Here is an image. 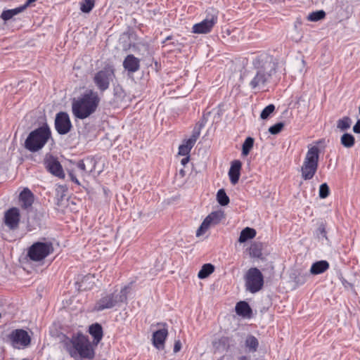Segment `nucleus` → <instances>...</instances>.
<instances>
[{
    "instance_id": "1",
    "label": "nucleus",
    "mask_w": 360,
    "mask_h": 360,
    "mask_svg": "<svg viewBox=\"0 0 360 360\" xmlns=\"http://www.w3.org/2000/svg\"><path fill=\"white\" fill-rule=\"evenodd\" d=\"M252 65L257 69V72L249 84L252 90L259 91L269 82L275 72V64L271 57L263 53L253 60Z\"/></svg>"
},
{
    "instance_id": "15",
    "label": "nucleus",
    "mask_w": 360,
    "mask_h": 360,
    "mask_svg": "<svg viewBox=\"0 0 360 360\" xmlns=\"http://www.w3.org/2000/svg\"><path fill=\"white\" fill-rule=\"evenodd\" d=\"M44 165L46 169L56 176L64 177L63 167L58 159L51 155H46L44 159Z\"/></svg>"
},
{
    "instance_id": "19",
    "label": "nucleus",
    "mask_w": 360,
    "mask_h": 360,
    "mask_svg": "<svg viewBox=\"0 0 360 360\" xmlns=\"http://www.w3.org/2000/svg\"><path fill=\"white\" fill-rule=\"evenodd\" d=\"M19 199L21 202V207L27 209L32 206L34 202V195L30 189L24 188L20 193Z\"/></svg>"
},
{
    "instance_id": "22",
    "label": "nucleus",
    "mask_w": 360,
    "mask_h": 360,
    "mask_svg": "<svg viewBox=\"0 0 360 360\" xmlns=\"http://www.w3.org/2000/svg\"><path fill=\"white\" fill-rule=\"evenodd\" d=\"M329 268V264L326 260L314 262L310 269L311 274L317 275L323 273Z\"/></svg>"
},
{
    "instance_id": "32",
    "label": "nucleus",
    "mask_w": 360,
    "mask_h": 360,
    "mask_svg": "<svg viewBox=\"0 0 360 360\" xmlns=\"http://www.w3.org/2000/svg\"><path fill=\"white\" fill-rule=\"evenodd\" d=\"M217 200L221 206H226L229 203V198L226 195L224 189L221 188L217 191Z\"/></svg>"
},
{
    "instance_id": "6",
    "label": "nucleus",
    "mask_w": 360,
    "mask_h": 360,
    "mask_svg": "<svg viewBox=\"0 0 360 360\" xmlns=\"http://www.w3.org/2000/svg\"><path fill=\"white\" fill-rule=\"evenodd\" d=\"M319 159V148L312 146L309 148L301 167L302 177L304 180L311 179L316 174Z\"/></svg>"
},
{
    "instance_id": "36",
    "label": "nucleus",
    "mask_w": 360,
    "mask_h": 360,
    "mask_svg": "<svg viewBox=\"0 0 360 360\" xmlns=\"http://www.w3.org/2000/svg\"><path fill=\"white\" fill-rule=\"evenodd\" d=\"M275 106L273 104H269L265 107L260 114V117L262 120H266L269 115L274 111Z\"/></svg>"
},
{
    "instance_id": "7",
    "label": "nucleus",
    "mask_w": 360,
    "mask_h": 360,
    "mask_svg": "<svg viewBox=\"0 0 360 360\" xmlns=\"http://www.w3.org/2000/svg\"><path fill=\"white\" fill-rule=\"evenodd\" d=\"M53 252L51 242L34 243L27 250V257L33 262H41Z\"/></svg>"
},
{
    "instance_id": "42",
    "label": "nucleus",
    "mask_w": 360,
    "mask_h": 360,
    "mask_svg": "<svg viewBox=\"0 0 360 360\" xmlns=\"http://www.w3.org/2000/svg\"><path fill=\"white\" fill-rule=\"evenodd\" d=\"M181 343L180 340H176L174 345V352L176 353L181 350Z\"/></svg>"
},
{
    "instance_id": "47",
    "label": "nucleus",
    "mask_w": 360,
    "mask_h": 360,
    "mask_svg": "<svg viewBox=\"0 0 360 360\" xmlns=\"http://www.w3.org/2000/svg\"><path fill=\"white\" fill-rule=\"evenodd\" d=\"M306 281L305 276H302L296 278V282L300 284H303Z\"/></svg>"
},
{
    "instance_id": "29",
    "label": "nucleus",
    "mask_w": 360,
    "mask_h": 360,
    "mask_svg": "<svg viewBox=\"0 0 360 360\" xmlns=\"http://www.w3.org/2000/svg\"><path fill=\"white\" fill-rule=\"evenodd\" d=\"M195 143L193 142H190V140H186L179 147V155H189V153L194 146Z\"/></svg>"
},
{
    "instance_id": "35",
    "label": "nucleus",
    "mask_w": 360,
    "mask_h": 360,
    "mask_svg": "<svg viewBox=\"0 0 360 360\" xmlns=\"http://www.w3.org/2000/svg\"><path fill=\"white\" fill-rule=\"evenodd\" d=\"M94 6V0H84V1L81 3L80 9L83 13H88L93 9Z\"/></svg>"
},
{
    "instance_id": "13",
    "label": "nucleus",
    "mask_w": 360,
    "mask_h": 360,
    "mask_svg": "<svg viewBox=\"0 0 360 360\" xmlns=\"http://www.w3.org/2000/svg\"><path fill=\"white\" fill-rule=\"evenodd\" d=\"M20 220V210L17 207H11L4 213V223L11 231H15L19 227Z\"/></svg>"
},
{
    "instance_id": "8",
    "label": "nucleus",
    "mask_w": 360,
    "mask_h": 360,
    "mask_svg": "<svg viewBox=\"0 0 360 360\" xmlns=\"http://www.w3.org/2000/svg\"><path fill=\"white\" fill-rule=\"evenodd\" d=\"M115 77L113 67L108 65L96 72L93 77V82L100 93H103L109 89L110 82Z\"/></svg>"
},
{
    "instance_id": "23",
    "label": "nucleus",
    "mask_w": 360,
    "mask_h": 360,
    "mask_svg": "<svg viewBox=\"0 0 360 360\" xmlns=\"http://www.w3.org/2000/svg\"><path fill=\"white\" fill-rule=\"evenodd\" d=\"M256 236V231L250 227H246L240 232L238 241L240 243L246 242L249 239L253 238Z\"/></svg>"
},
{
    "instance_id": "18",
    "label": "nucleus",
    "mask_w": 360,
    "mask_h": 360,
    "mask_svg": "<svg viewBox=\"0 0 360 360\" xmlns=\"http://www.w3.org/2000/svg\"><path fill=\"white\" fill-rule=\"evenodd\" d=\"M241 162L240 160H233L231 162V167L229 171L230 181L233 185H236L239 180L240 175Z\"/></svg>"
},
{
    "instance_id": "31",
    "label": "nucleus",
    "mask_w": 360,
    "mask_h": 360,
    "mask_svg": "<svg viewBox=\"0 0 360 360\" xmlns=\"http://www.w3.org/2000/svg\"><path fill=\"white\" fill-rule=\"evenodd\" d=\"M352 122L351 118L345 116L337 121V127L341 131H346L350 128Z\"/></svg>"
},
{
    "instance_id": "38",
    "label": "nucleus",
    "mask_w": 360,
    "mask_h": 360,
    "mask_svg": "<svg viewBox=\"0 0 360 360\" xmlns=\"http://www.w3.org/2000/svg\"><path fill=\"white\" fill-rule=\"evenodd\" d=\"M284 124L283 122H278L274 125L271 126L269 129V131L271 134H278L283 129Z\"/></svg>"
},
{
    "instance_id": "9",
    "label": "nucleus",
    "mask_w": 360,
    "mask_h": 360,
    "mask_svg": "<svg viewBox=\"0 0 360 360\" xmlns=\"http://www.w3.org/2000/svg\"><path fill=\"white\" fill-rule=\"evenodd\" d=\"M246 290L252 293L259 291L264 285V276L262 272L256 267L248 270L245 275Z\"/></svg>"
},
{
    "instance_id": "49",
    "label": "nucleus",
    "mask_w": 360,
    "mask_h": 360,
    "mask_svg": "<svg viewBox=\"0 0 360 360\" xmlns=\"http://www.w3.org/2000/svg\"><path fill=\"white\" fill-rule=\"evenodd\" d=\"M179 175L181 176V177H184L185 175H186V172L184 169H181L179 170Z\"/></svg>"
},
{
    "instance_id": "2",
    "label": "nucleus",
    "mask_w": 360,
    "mask_h": 360,
    "mask_svg": "<svg viewBox=\"0 0 360 360\" xmlns=\"http://www.w3.org/2000/svg\"><path fill=\"white\" fill-rule=\"evenodd\" d=\"M101 102L97 91L87 90L72 102V112L79 120H84L95 113Z\"/></svg>"
},
{
    "instance_id": "48",
    "label": "nucleus",
    "mask_w": 360,
    "mask_h": 360,
    "mask_svg": "<svg viewBox=\"0 0 360 360\" xmlns=\"http://www.w3.org/2000/svg\"><path fill=\"white\" fill-rule=\"evenodd\" d=\"M185 156H186V157H185V158H184L181 160V165H184H184H186L188 162V161H189V160H190V157H189V155H185Z\"/></svg>"
},
{
    "instance_id": "50",
    "label": "nucleus",
    "mask_w": 360,
    "mask_h": 360,
    "mask_svg": "<svg viewBox=\"0 0 360 360\" xmlns=\"http://www.w3.org/2000/svg\"><path fill=\"white\" fill-rule=\"evenodd\" d=\"M37 0H27V1L25 2V4H24L25 6H26V8L32 3L36 1Z\"/></svg>"
},
{
    "instance_id": "21",
    "label": "nucleus",
    "mask_w": 360,
    "mask_h": 360,
    "mask_svg": "<svg viewBox=\"0 0 360 360\" xmlns=\"http://www.w3.org/2000/svg\"><path fill=\"white\" fill-rule=\"evenodd\" d=\"M236 312L238 315L243 317H250L252 314V309L248 302L240 301L236 305Z\"/></svg>"
},
{
    "instance_id": "34",
    "label": "nucleus",
    "mask_w": 360,
    "mask_h": 360,
    "mask_svg": "<svg viewBox=\"0 0 360 360\" xmlns=\"http://www.w3.org/2000/svg\"><path fill=\"white\" fill-rule=\"evenodd\" d=\"M326 16V13L321 10V11H314L312 13H311L308 17H307V19L309 21H311V22H316V21H319L321 19H323Z\"/></svg>"
},
{
    "instance_id": "51",
    "label": "nucleus",
    "mask_w": 360,
    "mask_h": 360,
    "mask_svg": "<svg viewBox=\"0 0 360 360\" xmlns=\"http://www.w3.org/2000/svg\"><path fill=\"white\" fill-rule=\"evenodd\" d=\"M238 360H250L249 357L246 356H241L238 358Z\"/></svg>"
},
{
    "instance_id": "17",
    "label": "nucleus",
    "mask_w": 360,
    "mask_h": 360,
    "mask_svg": "<svg viewBox=\"0 0 360 360\" xmlns=\"http://www.w3.org/2000/svg\"><path fill=\"white\" fill-rule=\"evenodd\" d=\"M123 67L129 72H136L140 68V60L134 55L129 54L123 61Z\"/></svg>"
},
{
    "instance_id": "5",
    "label": "nucleus",
    "mask_w": 360,
    "mask_h": 360,
    "mask_svg": "<svg viewBox=\"0 0 360 360\" xmlns=\"http://www.w3.org/2000/svg\"><path fill=\"white\" fill-rule=\"evenodd\" d=\"M129 288V286H124L120 292L115 291L110 293L103 294L101 297L95 303L94 311H101L105 309H112L119 303L127 301Z\"/></svg>"
},
{
    "instance_id": "30",
    "label": "nucleus",
    "mask_w": 360,
    "mask_h": 360,
    "mask_svg": "<svg viewBox=\"0 0 360 360\" xmlns=\"http://www.w3.org/2000/svg\"><path fill=\"white\" fill-rule=\"evenodd\" d=\"M245 346L249 349L250 352H255L258 348L259 342L255 336L249 335L245 340Z\"/></svg>"
},
{
    "instance_id": "40",
    "label": "nucleus",
    "mask_w": 360,
    "mask_h": 360,
    "mask_svg": "<svg viewBox=\"0 0 360 360\" xmlns=\"http://www.w3.org/2000/svg\"><path fill=\"white\" fill-rule=\"evenodd\" d=\"M200 128L195 127L193 130L191 136L188 139L190 140V142H193V143H195L197 139L200 136Z\"/></svg>"
},
{
    "instance_id": "45",
    "label": "nucleus",
    "mask_w": 360,
    "mask_h": 360,
    "mask_svg": "<svg viewBox=\"0 0 360 360\" xmlns=\"http://www.w3.org/2000/svg\"><path fill=\"white\" fill-rule=\"evenodd\" d=\"M69 176H70L72 181H73L74 183H75L77 185L80 184L79 180L77 179L76 176L74 174V173L72 172H69Z\"/></svg>"
},
{
    "instance_id": "27",
    "label": "nucleus",
    "mask_w": 360,
    "mask_h": 360,
    "mask_svg": "<svg viewBox=\"0 0 360 360\" xmlns=\"http://www.w3.org/2000/svg\"><path fill=\"white\" fill-rule=\"evenodd\" d=\"M250 255L251 257L259 258L262 257V244L255 243L250 247Z\"/></svg>"
},
{
    "instance_id": "4",
    "label": "nucleus",
    "mask_w": 360,
    "mask_h": 360,
    "mask_svg": "<svg viewBox=\"0 0 360 360\" xmlns=\"http://www.w3.org/2000/svg\"><path fill=\"white\" fill-rule=\"evenodd\" d=\"M51 136V131L47 124L32 131L25 139L24 147L30 152L41 150Z\"/></svg>"
},
{
    "instance_id": "24",
    "label": "nucleus",
    "mask_w": 360,
    "mask_h": 360,
    "mask_svg": "<svg viewBox=\"0 0 360 360\" xmlns=\"http://www.w3.org/2000/svg\"><path fill=\"white\" fill-rule=\"evenodd\" d=\"M26 8V6L22 5L13 9L4 11L1 13V18L4 20H8L12 18L14 15L21 13Z\"/></svg>"
},
{
    "instance_id": "28",
    "label": "nucleus",
    "mask_w": 360,
    "mask_h": 360,
    "mask_svg": "<svg viewBox=\"0 0 360 360\" xmlns=\"http://www.w3.org/2000/svg\"><path fill=\"white\" fill-rule=\"evenodd\" d=\"M214 271V266L212 264H205L199 271L198 276L203 279L208 277Z\"/></svg>"
},
{
    "instance_id": "25",
    "label": "nucleus",
    "mask_w": 360,
    "mask_h": 360,
    "mask_svg": "<svg viewBox=\"0 0 360 360\" xmlns=\"http://www.w3.org/2000/svg\"><path fill=\"white\" fill-rule=\"evenodd\" d=\"M89 333L94 337V340L99 342L103 338V328L98 323L92 324L89 327Z\"/></svg>"
},
{
    "instance_id": "46",
    "label": "nucleus",
    "mask_w": 360,
    "mask_h": 360,
    "mask_svg": "<svg viewBox=\"0 0 360 360\" xmlns=\"http://www.w3.org/2000/svg\"><path fill=\"white\" fill-rule=\"evenodd\" d=\"M219 342L225 346L226 345H228L229 343V338L228 337H221L219 340Z\"/></svg>"
},
{
    "instance_id": "41",
    "label": "nucleus",
    "mask_w": 360,
    "mask_h": 360,
    "mask_svg": "<svg viewBox=\"0 0 360 360\" xmlns=\"http://www.w3.org/2000/svg\"><path fill=\"white\" fill-rule=\"evenodd\" d=\"M318 236H321L323 238H327L326 225L323 223H321L317 229Z\"/></svg>"
},
{
    "instance_id": "26",
    "label": "nucleus",
    "mask_w": 360,
    "mask_h": 360,
    "mask_svg": "<svg viewBox=\"0 0 360 360\" xmlns=\"http://www.w3.org/2000/svg\"><path fill=\"white\" fill-rule=\"evenodd\" d=\"M341 144L347 148L353 147L355 144L354 136L349 133H345L340 138Z\"/></svg>"
},
{
    "instance_id": "44",
    "label": "nucleus",
    "mask_w": 360,
    "mask_h": 360,
    "mask_svg": "<svg viewBox=\"0 0 360 360\" xmlns=\"http://www.w3.org/2000/svg\"><path fill=\"white\" fill-rule=\"evenodd\" d=\"M77 167L82 172H86V165L83 160H79L77 164Z\"/></svg>"
},
{
    "instance_id": "43",
    "label": "nucleus",
    "mask_w": 360,
    "mask_h": 360,
    "mask_svg": "<svg viewBox=\"0 0 360 360\" xmlns=\"http://www.w3.org/2000/svg\"><path fill=\"white\" fill-rule=\"evenodd\" d=\"M353 131L356 134H360V119L357 120L356 123L353 127Z\"/></svg>"
},
{
    "instance_id": "10",
    "label": "nucleus",
    "mask_w": 360,
    "mask_h": 360,
    "mask_svg": "<svg viewBox=\"0 0 360 360\" xmlns=\"http://www.w3.org/2000/svg\"><path fill=\"white\" fill-rule=\"evenodd\" d=\"M7 341L15 349H22L30 345L31 338L26 330L15 329L7 336Z\"/></svg>"
},
{
    "instance_id": "16",
    "label": "nucleus",
    "mask_w": 360,
    "mask_h": 360,
    "mask_svg": "<svg viewBox=\"0 0 360 360\" xmlns=\"http://www.w3.org/2000/svg\"><path fill=\"white\" fill-rule=\"evenodd\" d=\"M163 326H165V328L156 330L153 334V345L158 349L163 348L165 341L168 335V330L165 328L166 324L164 323Z\"/></svg>"
},
{
    "instance_id": "3",
    "label": "nucleus",
    "mask_w": 360,
    "mask_h": 360,
    "mask_svg": "<svg viewBox=\"0 0 360 360\" xmlns=\"http://www.w3.org/2000/svg\"><path fill=\"white\" fill-rule=\"evenodd\" d=\"M64 345L68 352L73 358L79 356L81 358L91 359L94 356V349L88 339L82 334L67 338L64 341Z\"/></svg>"
},
{
    "instance_id": "20",
    "label": "nucleus",
    "mask_w": 360,
    "mask_h": 360,
    "mask_svg": "<svg viewBox=\"0 0 360 360\" xmlns=\"http://www.w3.org/2000/svg\"><path fill=\"white\" fill-rule=\"evenodd\" d=\"M94 279L95 276L94 274H89L85 275L80 281L77 283L78 290L83 291L92 289L95 284Z\"/></svg>"
},
{
    "instance_id": "37",
    "label": "nucleus",
    "mask_w": 360,
    "mask_h": 360,
    "mask_svg": "<svg viewBox=\"0 0 360 360\" xmlns=\"http://www.w3.org/2000/svg\"><path fill=\"white\" fill-rule=\"evenodd\" d=\"M330 189L326 183L322 184L319 187V195L322 199L327 198L329 195Z\"/></svg>"
},
{
    "instance_id": "33",
    "label": "nucleus",
    "mask_w": 360,
    "mask_h": 360,
    "mask_svg": "<svg viewBox=\"0 0 360 360\" xmlns=\"http://www.w3.org/2000/svg\"><path fill=\"white\" fill-rule=\"evenodd\" d=\"M253 145L254 139L250 136L246 138L242 146L243 155H248L250 153L251 149L253 148Z\"/></svg>"
},
{
    "instance_id": "14",
    "label": "nucleus",
    "mask_w": 360,
    "mask_h": 360,
    "mask_svg": "<svg viewBox=\"0 0 360 360\" xmlns=\"http://www.w3.org/2000/svg\"><path fill=\"white\" fill-rule=\"evenodd\" d=\"M217 16L215 14L207 15L204 20L193 25V32L198 34L208 33L217 22Z\"/></svg>"
},
{
    "instance_id": "39",
    "label": "nucleus",
    "mask_w": 360,
    "mask_h": 360,
    "mask_svg": "<svg viewBox=\"0 0 360 360\" xmlns=\"http://www.w3.org/2000/svg\"><path fill=\"white\" fill-rule=\"evenodd\" d=\"M114 96L117 99L122 101L125 97V93L121 86H117L114 88Z\"/></svg>"
},
{
    "instance_id": "12",
    "label": "nucleus",
    "mask_w": 360,
    "mask_h": 360,
    "mask_svg": "<svg viewBox=\"0 0 360 360\" xmlns=\"http://www.w3.org/2000/svg\"><path fill=\"white\" fill-rule=\"evenodd\" d=\"M55 129L60 135L67 134L72 128L69 115L66 112H59L55 118Z\"/></svg>"
},
{
    "instance_id": "11",
    "label": "nucleus",
    "mask_w": 360,
    "mask_h": 360,
    "mask_svg": "<svg viewBox=\"0 0 360 360\" xmlns=\"http://www.w3.org/2000/svg\"><path fill=\"white\" fill-rule=\"evenodd\" d=\"M224 218V213L221 210L212 212L202 222L196 231V236H200L204 234L207 229L214 225L218 224Z\"/></svg>"
}]
</instances>
